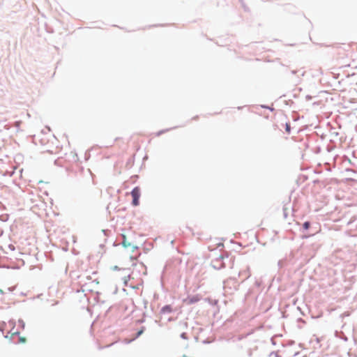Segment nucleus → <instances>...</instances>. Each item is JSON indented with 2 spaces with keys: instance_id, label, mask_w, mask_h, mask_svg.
Listing matches in <instances>:
<instances>
[{
  "instance_id": "obj_1",
  "label": "nucleus",
  "mask_w": 357,
  "mask_h": 357,
  "mask_svg": "<svg viewBox=\"0 0 357 357\" xmlns=\"http://www.w3.org/2000/svg\"><path fill=\"white\" fill-rule=\"evenodd\" d=\"M131 195L132 197V204L134 206L139 205V199L140 197V188L139 187H135L131 192Z\"/></svg>"
},
{
  "instance_id": "obj_2",
  "label": "nucleus",
  "mask_w": 357,
  "mask_h": 357,
  "mask_svg": "<svg viewBox=\"0 0 357 357\" xmlns=\"http://www.w3.org/2000/svg\"><path fill=\"white\" fill-rule=\"evenodd\" d=\"M200 299H201V297L199 295H194V296H188V298L184 299L183 301V302L186 303L187 305H192L195 303H197L198 301H200Z\"/></svg>"
},
{
  "instance_id": "obj_3",
  "label": "nucleus",
  "mask_w": 357,
  "mask_h": 357,
  "mask_svg": "<svg viewBox=\"0 0 357 357\" xmlns=\"http://www.w3.org/2000/svg\"><path fill=\"white\" fill-rule=\"evenodd\" d=\"M172 312V307L170 305H167L162 307L161 309V313L162 314H167L171 313Z\"/></svg>"
},
{
  "instance_id": "obj_4",
  "label": "nucleus",
  "mask_w": 357,
  "mask_h": 357,
  "mask_svg": "<svg viewBox=\"0 0 357 357\" xmlns=\"http://www.w3.org/2000/svg\"><path fill=\"white\" fill-rule=\"evenodd\" d=\"M122 244L125 247V248H127L128 246H130V243L127 242V240H126V237L125 235H123V241H122Z\"/></svg>"
},
{
  "instance_id": "obj_5",
  "label": "nucleus",
  "mask_w": 357,
  "mask_h": 357,
  "mask_svg": "<svg viewBox=\"0 0 357 357\" xmlns=\"http://www.w3.org/2000/svg\"><path fill=\"white\" fill-rule=\"evenodd\" d=\"M310 224L309 222H305L303 223V228L307 230L310 228Z\"/></svg>"
},
{
  "instance_id": "obj_6",
  "label": "nucleus",
  "mask_w": 357,
  "mask_h": 357,
  "mask_svg": "<svg viewBox=\"0 0 357 357\" xmlns=\"http://www.w3.org/2000/svg\"><path fill=\"white\" fill-rule=\"evenodd\" d=\"M20 343H24L26 342V338L24 337H19V341Z\"/></svg>"
},
{
  "instance_id": "obj_7",
  "label": "nucleus",
  "mask_w": 357,
  "mask_h": 357,
  "mask_svg": "<svg viewBox=\"0 0 357 357\" xmlns=\"http://www.w3.org/2000/svg\"><path fill=\"white\" fill-rule=\"evenodd\" d=\"M19 335H20V333H17V332L13 333L11 334V337L13 339L15 337H18V336H19Z\"/></svg>"
},
{
  "instance_id": "obj_8",
  "label": "nucleus",
  "mask_w": 357,
  "mask_h": 357,
  "mask_svg": "<svg viewBox=\"0 0 357 357\" xmlns=\"http://www.w3.org/2000/svg\"><path fill=\"white\" fill-rule=\"evenodd\" d=\"M286 131L287 132H290V125L289 123H286Z\"/></svg>"
},
{
  "instance_id": "obj_9",
  "label": "nucleus",
  "mask_w": 357,
  "mask_h": 357,
  "mask_svg": "<svg viewBox=\"0 0 357 357\" xmlns=\"http://www.w3.org/2000/svg\"><path fill=\"white\" fill-rule=\"evenodd\" d=\"M239 1L241 2V3L242 4V7L243 8H246V6L245 5L244 2L243 0H239Z\"/></svg>"
},
{
  "instance_id": "obj_10",
  "label": "nucleus",
  "mask_w": 357,
  "mask_h": 357,
  "mask_svg": "<svg viewBox=\"0 0 357 357\" xmlns=\"http://www.w3.org/2000/svg\"><path fill=\"white\" fill-rule=\"evenodd\" d=\"M142 332H143L142 331H139L137 333V336L140 335L142 333Z\"/></svg>"
},
{
  "instance_id": "obj_11",
  "label": "nucleus",
  "mask_w": 357,
  "mask_h": 357,
  "mask_svg": "<svg viewBox=\"0 0 357 357\" xmlns=\"http://www.w3.org/2000/svg\"><path fill=\"white\" fill-rule=\"evenodd\" d=\"M10 249H11V250H15L14 246H12V247H11V246H10Z\"/></svg>"
},
{
  "instance_id": "obj_12",
  "label": "nucleus",
  "mask_w": 357,
  "mask_h": 357,
  "mask_svg": "<svg viewBox=\"0 0 357 357\" xmlns=\"http://www.w3.org/2000/svg\"><path fill=\"white\" fill-rule=\"evenodd\" d=\"M0 291H1V294H3V290L1 289Z\"/></svg>"
}]
</instances>
